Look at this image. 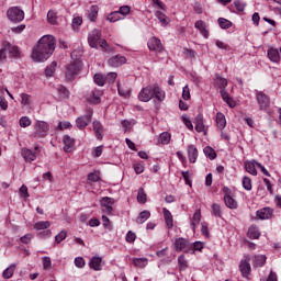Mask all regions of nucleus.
Segmentation results:
<instances>
[{
	"label": "nucleus",
	"mask_w": 281,
	"mask_h": 281,
	"mask_svg": "<svg viewBox=\"0 0 281 281\" xmlns=\"http://www.w3.org/2000/svg\"><path fill=\"white\" fill-rule=\"evenodd\" d=\"M55 49L56 37L54 35H44L33 48L31 57L35 63H45L54 54Z\"/></svg>",
	"instance_id": "obj_1"
},
{
	"label": "nucleus",
	"mask_w": 281,
	"mask_h": 281,
	"mask_svg": "<svg viewBox=\"0 0 281 281\" xmlns=\"http://www.w3.org/2000/svg\"><path fill=\"white\" fill-rule=\"evenodd\" d=\"M49 133V123L45 121H36L34 125V132L32 134V137L34 139H43L47 137Z\"/></svg>",
	"instance_id": "obj_2"
},
{
	"label": "nucleus",
	"mask_w": 281,
	"mask_h": 281,
	"mask_svg": "<svg viewBox=\"0 0 281 281\" xmlns=\"http://www.w3.org/2000/svg\"><path fill=\"white\" fill-rule=\"evenodd\" d=\"M81 69H82V61L79 59L74 60L72 63L68 64L66 66V72H65L66 79L75 80L76 76L78 74H80Z\"/></svg>",
	"instance_id": "obj_3"
},
{
	"label": "nucleus",
	"mask_w": 281,
	"mask_h": 281,
	"mask_svg": "<svg viewBox=\"0 0 281 281\" xmlns=\"http://www.w3.org/2000/svg\"><path fill=\"white\" fill-rule=\"evenodd\" d=\"M7 18L11 23H21L25 19V12L19 7H11L7 11Z\"/></svg>",
	"instance_id": "obj_4"
},
{
	"label": "nucleus",
	"mask_w": 281,
	"mask_h": 281,
	"mask_svg": "<svg viewBox=\"0 0 281 281\" xmlns=\"http://www.w3.org/2000/svg\"><path fill=\"white\" fill-rule=\"evenodd\" d=\"M255 95H256L257 103L259 105V111H269L271 106V99L269 98V95L258 90H255Z\"/></svg>",
	"instance_id": "obj_5"
},
{
	"label": "nucleus",
	"mask_w": 281,
	"mask_h": 281,
	"mask_svg": "<svg viewBox=\"0 0 281 281\" xmlns=\"http://www.w3.org/2000/svg\"><path fill=\"white\" fill-rule=\"evenodd\" d=\"M251 257L246 256L244 260L240 261L239 265V271L243 276V278H249V274L251 273Z\"/></svg>",
	"instance_id": "obj_6"
},
{
	"label": "nucleus",
	"mask_w": 281,
	"mask_h": 281,
	"mask_svg": "<svg viewBox=\"0 0 281 281\" xmlns=\"http://www.w3.org/2000/svg\"><path fill=\"white\" fill-rule=\"evenodd\" d=\"M100 38H102V32L94 29L88 36V43L90 47L98 49Z\"/></svg>",
	"instance_id": "obj_7"
},
{
	"label": "nucleus",
	"mask_w": 281,
	"mask_h": 281,
	"mask_svg": "<svg viewBox=\"0 0 281 281\" xmlns=\"http://www.w3.org/2000/svg\"><path fill=\"white\" fill-rule=\"evenodd\" d=\"M100 203L104 214H111L113 212V205L115 204L113 198L104 196L101 199Z\"/></svg>",
	"instance_id": "obj_8"
},
{
	"label": "nucleus",
	"mask_w": 281,
	"mask_h": 281,
	"mask_svg": "<svg viewBox=\"0 0 281 281\" xmlns=\"http://www.w3.org/2000/svg\"><path fill=\"white\" fill-rule=\"evenodd\" d=\"M138 100H140V102H150V100H153V87L147 86L143 88L138 93Z\"/></svg>",
	"instance_id": "obj_9"
},
{
	"label": "nucleus",
	"mask_w": 281,
	"mask_h": 281,
	"mask_svg": "<svg viewBox=\"0 0 281 281\" xmlns=\"http://www.w3.org/2000/svg\"><path fill=\"white\" fill-rule=\"evenodd\" d=\"M257 218L260 221H269L273 216V209L271 207H263L256 212Z\"/></svg>",
	"instance_id": "obj_10"
},
{
	"label": "nucleus",
	"mask_w": 281,
	"mask_h": 281,
	"mask_svg": "<svg viewBox=\"0 0 281 281\" xmlns=\"http://www.w3.org/2000/svg\"><path fill=\"white\" fill-rule=\"evenodd\" d=\"M147 47L150 49V52H164L161 40L157 37H151L147 43Z\"/></svg>",
	"instance_id": "obj_11"
},
{
	"label": "nucleus",
	"mask_w": 281,
	"mask_h": 281,
	"mask_svg": "<svg viewBox=\"0 0 281 281\" xmlns=\"http://www.w3.org/2000/svg\"><path fill=\"white\" fill-rule=\"evenodd\" d=\"M175 247L177 251H186L188 252V249L190 248V241L188 239L180 237L176 239Z\"/></svg>",
	"instance_id": "obj_12"
},
{
	"label": "nucleus",
	"mask_w": 281,
	"mask_h": 281,
	"mask_svg": "<svg viewBox=\"0 0 281 281\" xmlns=\"http://www.w3.org/2000/svg\"><path fill=\"white\" fill-rule=\"evenodd\" d=\"M4 49L9 52V56H11V58H19V56H21V50H19V46H14L9 42H4Z\"/></svg>",
	"instance_id": "obj_13"
},
{
	"label": "nucleus",
	"mask_w": 281,
	"mask_h": 281,
	"mask_svg": "<svg viewBox=\"0 0 281 281\" xmlns=\"http://www.w3.org/2000/svg\"><path fill=\"white\" fill-rule=\"evenodd\" d=\"M102 98V91L100 90H92L90 94H88L87 100L90 104H100Z\"/></svg>",
	"instance_id": "obj_14"
},
{
	"label": "nucleus",
	"mask_w": 281,
	"mask_h": 281,
	"mask_svg": "<svg viewBox=\"0 0 281 281\" xmlns=\"http://www.w3.org/2000/svg\"><path fill=\"white\" fill-rule=\"evenodd\" d=\"M91 117H92L91 113L78 117V119L76 120L77 126H78L80 130L86 128V126H89V124H91Z\"/></svg>",
	"instance_id": "obj_15"
},
{
	"label": "nucleus",
	"mask_w": 281,
	"mask_h": 281,
	"mask_svg": "<svg viewBox=\"0 0 281 281\" xmlns=\"http://www.w3.org/2000/svg\"><path fill=\"white\" fill-rule=\"evenodd\" d=\"M109 65L110 67H122V65H125L126 63V57L122 55H116L112 58L109 59Z\"/></svg>",
	"instance_id": "obj_16"
},
{
	"label": "nucleus",
	"mask_w": 281,
	"mask_h": 281,
	"mask_svg": "<svg viewBox=\"0 0 281 281\" xmlns=\"http://www.w3.org/2000/svg\"><path fill=\"white\" fill-rule=\"evenodd\" d=\"M64 142V150L65 153H71L74 150V146H76V140L71 138L69 135H65L63 138Z\"/></svg>",
	"instance_id": "obj_17"
},
{
	"label": "nucleus",
	"mask_w": 281,
	"mask_h": 281,
	"mask_svg": "<svg viewBox=\"0 0 281 281\" xmlns=\"http://www.w3.org/2000/svg\"><path fill=\"white\" fill-rule=\"evenodd\" d=\"M195 131L207 135V130H205V124L203 123V114H198L195 116Z\"/></svg>",
	"instance_id": "obj_18"
},
{
	"label": "nucleus",
	"mask_w": 281,
	"mask_h": 281,
	"mask_svg": "<svg viewBox=\"0 0 281 281\" xmlns=\"http://www.w3.org/2000/svg\"><path fill=\"white\" fill-rule=\"evenodd\" d=\"M188 157L190 164H196V159L199 158V149H196V146L189 145L188 146Z\"/></svg>",
	"instance_id": "obj_19"
},
{
	"label": "nucleus",
	"mask_w": 281,
	"mask_h": 281,
	"mask_svg": "<svg viewBox=\"0 0 281 281\" xmlns=\"http://www.w3.org/2000/svg\"><path fill=\"white\" fill-rule=\"evenodd\" d=\"M151 93L153 98H156L158 102H164V100L166 99V92H164V90H161V88H159L158 86L151 87Z\"/></svg>",
	"instance_id": "obj_20"
},
{
	"label": "nucleus",
	"mask_w": 281,
	"mask_h": 281,
	"mask_svg": "<svg viewBox=\"0 0 281 281\" xmlns=\"http://www.w3.org/2000/svg\"><path fill=\"white\" fill-rule=\"evenodd\" d=\"M89 267L94 271H102V257H92Z\"/></svg>",
	"instance_id": "obj_21"
},
{
	"label": "nucleus",
	"mask_w": 281,
	"mask_h": 281,
	"mask_svg": "<svg viewBox=\"0 0 281 281\" xmlns=\"http://www.w3.org/2000/svg\"><path fill=\"white\" fill-rule=\"evenodd\" d=\"M92 126H93V131L95 133L97 139H102V137H104V135H103L104 127L102 126V123H100V121H94L92 123Z\"/></svg>",
	"instance_id": "obj_22"
},
{
	"label": "nucleus",
	"mask_w": 281,
	"mask_h": 281,
	"mask_svg": "<svg viewBox=\"0 0 281 281\" xmlns=\"http://www.w3.org/2000/svg\"><path fill=\"white\" fill-rule=\"evenodd\" d=\"M195 27H196V30H199L201 32V34H202V36H204V38L210 37V32L207 31V26L205 25L203 20L196 21L195 22Z\"/></svg>",
	"instance_id": "obj_23"
},
{
	"label": "nucleus",
	"mask_w": 281,
	"mask_h": 281,
	"mask_svg": "<svg viewBox=\"0 0 281 281\" xmlns=\"http://www.w3.org/2000/svg\"><path fill=\"white\" fill-rule=\"evenodd\" d=\"M162 214H164V218L168 229H172V227L175 226L173 220H172V213H170L168 209H162Z\"/></svg>",
	"instance_id": "obj_24"
},
{
	"label": "nucleus",
	"mask_w": 281,
	"mask_h": 281,
	"mask_svg": "<svg viewBox=\"0 0 281 281\" xmlns=\"http://www.w3.org/2000/svg\"><path fill=\"white\" fill-rule=\"evenodd\" d=\"M267 262V256L256 255L252 259V267H265Z\"/></svg>",
	"instance_id": "obj_25"
},
{
	"label": "nucleus",
	"mask_w": 281,
	"mask_h": 281,
	"mask_svg": "<svg viewBox=\"0 0 281 281\" xmlns=\"http://www.w3.org/2000/svg\"><path fill=\"white\" fill-rule=\"evenodd\" d=\"M247 236H248V238H251L252 240H257V238H260V231L258 229V226L251 225L248 228Z\"/></svg>",
	"instance_id": "obj_26"
},
{
	"label": "nucleus",
	"mask_w": 281,
	"mask_h": 281,
	"mask_svg": "<svg viewBox=\"0 0 281 281\" xmlns=\"http://www.w3.org/2000/svg\"><path fill=\"white\" fill-rule=\"evenodd\" d=\"M199 223H201V210H196L191 220V229L193 232H195L196 227L199 226Z\"/></svg>",
	"instance_id": "obj_27"
},
{
	"label": "nucleus",
	"mask_w": 281,
	"mask_h": 281,
	"mask_svg": "<svg viewBox=\"0 0 281 281\" xmlns=\"http://www.w3.org/2000/svg\"><path fill=\"white\" fill-rule=\"evenodd\" d=\"M268 58L271 63H280V53L276 48H269Z\"/></svg>",
	"instance_id": "obj_28"
},
{
	"label": "nucleus",
	"mask_w": 281,
	"mask_h": 281,
	"mask_svg": "<svg viewBox=\"0 0 281 281\" xmlns=\"http://www.w3.org/2000/svg\"><path fill=\"white\" fill-rule=\"evenodd\" d=\"M156 18L161 23L162 27H166L170 23V18L161 11H156Z\"/></svg>",
	"instance_id": "obj_29"
},
{
	"label": "nucleus",
	"mask_w": 281,
	"mask_h": 281,
	"mask_svg": "<svg viewBox=\"0 0 281 281\" xmlns=\"http://www.w3.org/2000/svg\"><path fill=\"white\" fill-rule=\"evenodd\" d=\"M224 202L229 210H236L238 207V202H236L232 195H224Z\"/></svg>",
	"instance_id": "obj_30"
},
{
	"label": "nucleus",
	"mask_w": 281,
	"mask_h": 281,
	"mask_svg": "<svg viewBox=\"0 0 281 281\" xmlns=\"http://www.w3.org/2000/svg\"><path fill=\"white\" fill-rule=\"evenodd\" d=\"M216 124L217 127L220 128V131H223V128H225V126H227V121L225 120V114L218 112L216 114Z\"/></svg>",
	"instance_id": "obj_31"
},
{
	"label": "nucleus",
	"mask_w": 281,
	"mask_h": 281,
	"mask_svg": "<svg viewBox=\"0 0 281 281\" xmlns=\"http://www.w3.org/2000/svg\"><path fill=\"white\" fill-rule=\"evenodd\" d=\"M100 11V8L98 5H91L89 12H88V19L92 23H95V19H98V12Z\"/></svg>",
	"instance_id": "obj_32"
},
{
	"label": "nucleus",
	"mask_w": 281,
	"mask_h": 281,
	"mask_svg": "<svg viewBox=\"0 0 281 281\" xmlns=\"http://www.w3.org/2000/svg\"><path fill=\"white\" fill-rule=\"evenodd\" d=\"M16 270V265L12 263L10 267H8L3 272H2V278L4 280H10L12 276H14V271Z\"/></svg>",
	"instance_id": "obj_33"
},
{
	"label": "nucleus",
	"mask_w": 281,
	"mask_h": 281,
	"mask_svg": "<svg viewBox=\"0 0 281 281\" xmlns=\"http://www.w3.org/2000/svg\"><path fill=\"white\" fill-rule=\"evenodd\" d=\"M150 218V211H143L139 213L138 217L136 218V223L138 225H144Z\"/></svg>",
	"instance_id": "obj_34"
},
{
	"label": "nucleus",
	"mask_w": 281,
	"mask_h": 281,
	"mask_svg": "<svg viewBox=\"0 0 281 281\" xmlns=\"http://www.w3.org/2000/svg\"><path fill=\"white\" fill-rule=\"evenodd\" d=\"M22 157H24L25 161H29V164H32V161L36 159V154H34V151H32L31 149H23Z\"/></svg>",
	"instance_id": "obj_35"
},
{
	"label": "nucleus",
	"mask_w": 281,
	"mask_h": 281,
	"mask_svg": "<svg viewBox=\"0 0 281 281\" xmlns=\"http://www.w3.org/2000/svg\"><path fill=\"white\" fill-rule=\"evenodd\" d=\"M52 223L49 221H41L34 224V229L41 232L42 229H49Z\"/></svg>",
	"instance_id": "obj_36"
},
{
	"label": "nucleus",
	"mask_w": 281,
	"mask_h": 281,
	"mask_svg": "<svg viewBox=\"0 0 281 281\" xmlns=\"http://www.w3.org/2000/svg\"><path fill=\"white\" fill-rule=\"evenodd\" d=\"M215 85L222 90L227 87V79L221 77L220 75L215 76Z\"/></svg>",
	"instance_id": "obj_37"
},
{
	"label": "nucleus",
	"mask_w": 281,
	"mask_h": 281,
	"mask_svg": "<svg viewBox=\"0 0 281 281\" xmlns=\"http://www.w3.org/2000/svg\"><path fill=\"white\" fill-rule=\"evenodd\" d=\"M117 91L121 98H131V89L120 86V82H117Z\"/></svg>",
	"instance_id": "obj_38"
},
{
	"label": "nucleus",
	"mask_w": 281,
	"mask_h": 281,
	"mask_svg": "<svg viewBox=\"0 0 281 281\" xmlns=\"http://www.w3.org/2000/svg\"><path fill=\"white\" fill-rule=\"evenodd\" d=\"M212 212L216 218H222L223 217V210L221 209V204L214 203L212 204Z\"/></svg>",
	"instance_id": "obj_39"
},
{
	"label": "nucleus",
	"mask_w": 281,
	"mask_h": 281,
	"mask_svg": "<svg viewBox=\"0 0 281 281\" xmlns=\"http://www.w3.org/2000/svg\"><path fill=\"white\" fill-rule=\"evenodd\" d=\"M217 23L222 30H229V27H232V22L225 18H220Z\"/></svg>",
	"instance_id": "obj_40"
},
{
	"label": "nucleus",
	"mask_w": 281,
	"mask_h": 281,
	"mask_svg": "<svg viewBox=\"0 0 281 281\" xmlns=\"http://www.w3.org/2000/svg\"><path fill=\"white\" fill-rule=\"evenodd\" d=\"M245 168L249 175H252L254 177L258 175V171L256 170V162H245Z\"/></svg>",
	"instance_id": "obj_41"
},
{
	"label": "nucleus",
	"mask_w": 281,
	"mask_h": 281,
	"mask_svg": "<svg viewBox=\"0 0 281 281\" xmlns=\"http://www.w3.org/2000/svg\"><path fill=\"white\" fill-rule=\"evenodd\" d=\"M56 61H52V64L45 69V76H47V78H52V76H54V72L56 71Z\"/></svg>",
	"instance_id": "obj_42"
},
{
	"label": "nucleus",
	"mask_w": 281,
	"mask_h": 281,
	"mask_svg": "<svg viewBox=\"0 0 281 281\" xmlns=\"http://www.w3.org/2000/svg\"><path fill=\"white\" fill-rule=\"evenodd\" d=\"M19 124L21 128H27V126H32V120L29 116H22Z\"/></svg>",
	"instance_id": "obj_43"
},
{
	"label": "nucleus",
	"mask_w": 281,
	"mask_h": 281,
	"mask_svg": "<svg viewBox=\"0 0 281 281\" xmlns=\"http://www.w3.org/2000/svg\"><path fill=\"white\" fill-rule=\"evenodd\" d=\"M203 153L206 157H209V159H214L216 157V151L214 150V148L207 146L203 149Z\"/></svg>",
	"instance_id": "obj_44"
},
{
	"label": "nucleus",
	"mask_w": 281,
	"mask_h": 281,
	"mask_svg": "<svg viewBox=\"0 0 281 281\" xmlns=\"http://www.w3.org/2000/svg\"><path fill=\"white\" fill-rule=\"evenodd\" d=\"M178 265L181 271H186V269H188V260H186V256L181 255L178 257Z\"/></svg>",
	"instance_id": "obj_45"
},
{
	"label": "nucleus",
	"mask_w": 281,
	"mask_h": 281,
	"mask_svg": "<svg viewBox=\"0 0 281 281\" xmlns=\"http://www.w3.org/2000/svg\"><path fill=\"white\" fill-rule=\"evenodd\" d=\"M137 201L138 203H146L147 195H146V191H144V188L138 189Z\"/></svg>",
	"instance_id": "obj_46"
},
{
	"label": "nucleus",
	"mask_w": 281,
	"mask_h": 281,
	"mask_svg": "<svg viewBox=\"0 0 281 281\" xmlns=\"http://www.w3.org/2000/svg\"><path fill=\"white\" fill-rule=\"evenodd\" d=\"M93 80L95 82V85H98V87H104L105 85V80H104V76H102L101 74H95L93 77Z\"/></svg>",
	"instance_id": "obj_47"
},
{
	"label": "nucleus",
	"mask_w": 281,
	"mask_h": 281,
	"mask_svg": "<svg viewBox=\"0 0 281 281\" xmlns=\"http://www.w3.org/2000/svg\"><path fill=\"white\" fill-rule=\"evenodd\" d=\"M106 21H109L110 23H115L120 21V12L113 11L108 15Z\"/></svg>",
	"instance_id": "obj_48"
},
{
	"label": "nucleus",
	"mask_w": 281,
	"mask_h": 281,
	"mask_svg": "<svg viewBox=\"0 0 281 281\" xmlns=\"http://www.w3.org/2000/svg\"><path fill=\"white\" fill-rule=\"evenodd\" d=\"M170 139H171L170 133L162 132L160 134V142H161V144H164V145L170 144Z\"/></svg>",
	"instance_id": "obj_49"
},
{
	"label": "nucleus",
	"mask_w": 281,
	"mask_h": 281,
	"mask_svg": "<svg viewBox=\"0 0 281 281\" xmlns=\"http://www.w3.org/2000/svg\"><path fill=\"white\" fill-rule=\"evenodd\" d=\"M57 19L58 18L56 16V13L54 11H48L47 13L48 23H50L52 25H56V23L58 22Z\"/></svg>",
	"instance_id": "obj_50"
},
{
	"label": "nucleus",
	"mask_w": 281,
	"mask_h": 281,
	"mask_svg": "<svg viewBox=\"0 0 281 281\" xmlns=\"http://www.w3.org/2000/svg\"><path fill=\"white\" fill-rule=\"evenodd\" d=\"M182 122L187 126V128H189V131L194 130V125H192V121H190V117H188V114L182 115Z\"/></svg>",
	"instance_id": "obj_51"
},
{
	"label": "nucleus",
	"mask_w": 281,
	"mask_h": 281,
	"mask_svg": "<svg viewBox=\"0 0 281 281\" xmlns=\"http://www.w3.org/2000/svg\"><path fill=\"white\" fill-rule=\"evenodd\" d=\"M65 238H67V231H61L58 235L55 236V243H57V245H60V243H63Z\"/></svg>",
	"instance_id": "obj_52"
},
{
	"label": "nucleus",
	"mask_w": 281,
	"mask_h": 281,
	"mask_svg": "<svg viewBox=\"0 0 281 281\" xmlns=\"http://www.w3.org/2000/svg\"><path fill=\"white\" fill-rule=\"evenodd\" d=\"M243 188H244V190H251V178H249V177H247V176H245L244 178H243Z\"/></svg>",
	"instance_id": "obj_53"
},
{
	"label": "nucleus",
	"mask_w": 281,
	"mask_h": 281,
	"mask_svg": "<svg viewBox=\"0 0 281 281\" xmlns=\"http://www.w3.org/2000/svg\"><path fill=\"white\" fill-rule=\"evenodd\" d=\"M116 12H119V14H122V16H128V14H131V7L122 5Z\"/></svg>",
	"instance_id": "obj_54"
},
{
	"label": "nucleus",
	"mask_w": 281,
	"mask_h": 281,
	"mask_svg": "<svg viewBox=\"0 0 281 281\" xmlns=\"http://www.w3.org/2000/svg\"><path fill=\"white\" fill-rule=\"evenodd\" d=\"M102 221H103V227H105V229L111 232L113 229V226L111 225V221L109 220V217L106 215H102Z\"/></svg>",
	"instance_id": "obj_55"
},
{
	"label": "nucleus",
	"mask_w": 281,
	"mask_h": 281,
	"mask_svg": "<svg viewBox=\"0 0 281 281\" xmlns=\"http://www.w3.org/2000/svg\"><path fill=\"white\" fill-rule=\"evenodd\" d=\"M30 94L27 93H22L21 94V104H23L24 106H30Z\"/></svg>",
	"instance_id": "obj_56"
},
{
	"label": "nucleus",
	"mask_w": 281,
	"mask_h": 281,
	"mask_svg": "<svg viewBox=\"0 0 281 281\" xmlns=\"http://www.w3.org/2000/svg\"><path fill=\"white\" fill-rule=\"evenodd\" d=\"M82 25V16H77L72 19V29L78 30V26Z\"/></svg>",
	"instance_id": "obj_57"
},
{
	"label": "nucleus",
	"mask_w": 281,
	"mask_h": 281,
	"mask_svg": "<svg viewBox=\"0 0 281 281\" xmlns=\"http://www.w3.org/2000/svg\"><path fill=\"white\" fill-rule=\"evenodd\" d=\"M234 5L238 12H245V3L240 2V0H235Z\"/></svg>",
	"instance_id": "obj_58"
},
{
	"label": "nucleus",
	"mask_w": 281,
	"mask_h": 281,
	"mask_svg": "<svg viewBox=\"0 0 281 281\" xmlns=\"http://www.w3.org/2000/svg\"><path fill=\"white\" fill-rule=\"evenodd\" d=\"M146 262V259L145 258H136V259H133V265L135 267H146V265L144 263Z\"/></svg>",
	"instance_id": "obj_59"
},
{
	"label": "nucleus",
	"mask_w": 281,
	"mask_h": 281,
	"mask_svg": "<svg viewBox=\"0 0 281 281\" xmlns=\"http://www.w3.org/2000/svg\"><path fill=\"white\" fill-rule=\"evenodd\" d=\"M136 238H137V235H135V233H133V231H130L126 234V243H135Z\"/></svg>",
	"instance_id": "obj_60"
},
{
	"label": "nucleus",
	"mask_w": 281,
	"mask_h": 281,
	"mask_svg": "<svg viewBox=\"0 0 281 281\" xmlns=\"http://www.w3.org/2000/svg\"><path fill=\"white\" fill-rule=\"evenodd\" d=\"M215 45L216 47H218V49H224L225 52L229 50V45L225 44L224 42L221 41H215Z\"/></svg>",
	"instance_id": "obj_61"
},
{
	"label": "nucleus",
	"mask_w": 281,
	"mask_h": 281,
	"mask_svg": "<svg viewBox=\"0 0 281 281\" xmlns=\"http://www.w3.org/2000/svg\"><path fill=\"white\" fill-rule=\"evenodd\" d=\"M75 265L78 269H82L85 267V259L82 257L75 258Z\"/></svg>",
	"instance_id": "obj_62"
},
{
	"label": "nucleus",
	"mask_w": 281,
	"mask_h": 281,
	"mask_svg": "<svg viewBox=\"0 0 281 281\" xmlns=\"http://www.w3.org/2000/svg\"><path fill=\"white\" fill-rule=\"evenodd\" d=\"M182 98L183 100H190V88L188 86L182 89Z\"/></svg>",
	"instance_id": "obj_63"
},
{
	"label": "nucleus",
	"mask_w": 281,
	"mask_h": 281,
	"mask_svg": "<svg viewBox=\"0 0 281 281\" xmlns=\"http://www.w3.org/2000/svg\"><path fill=\"white\" fill-rule=\"evenodd\" d=\"M88 181H92L93 183H95L97 181H100V176L95 172L89 173Z\"/></svg>",
	"instance_id": "obj_64"
}]
</instances>
